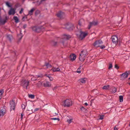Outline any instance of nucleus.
<instances>
[{
    "instance_id": "1",
    "label": "nucleus",
    "mask_w": 130,
    "mask_h": 130,
    "mask_svg": "<svg viewBox=\"0 0 130 130\" xmlns=\"http://www.w3.org/2000/svg\"><path fill=\"white\" fill-rule=\"evenodd\" d=\"M88 55V52L86 49L83 50L80 54L79 59L80 60L83 62L85 60Z\"/></svg>"
},
{
    "instance_id": "2",
    "label": "nucleus",
    "mask_w": 130,
    "mask_h": 130,
    "mask_svg": "<svg viewBox=\"0 0 130 130\" xmlns=\"http://www.w3.org/2000/svg\"><path fill=\"white\" fill-rule=\"evenodd\" d=\"M64 107H68L71 106L72 105V100L69 99H66L64 101Z\"/></svg>"
},
{
    "instance_id": "3",
    "label": "nucleus",
    "mask_w": 130,
    "mask_h": 130,
    "mask_svg": "<svg viewBox=\"0 0 130 130\" xmlns=\"http://www.w3.org/2000/svg\"><path fill=\"white\" fill-rule=\"evenodd\" d=\"M9 105L10 111H11L12 110H14L16 105V103H15V101L13 100L10 101V102Z\"/></svg>"
},
{
    "instance_id": "4",
    "label": "nucleus",
    "mask_w": 130,
    "mask_h": 130,
    "mask_svg": "<svg viewBox=\"0 0 130 130\" xmlns=\"http://www.w3.org/2000/svg\"><path fill=\"white\" fill-rule=\"evenodd\" d=\"M32 30L37 33L40 32L41 31V25L40 24L36 25L32 27Z\"/></svg>"
},
{
    "instance_id": "5",
    "label": "nucleus",
    "mask_w": 130,
    "mask_h": 130,
    "mask_svg": "<svg viewBox=\"0 0 130 130\" xmlns=\"http://www.w3.org/2000/svg\"><path fill=\"white\" fill-rule=\"evenodd\" d=\"M29 84V82L25 80H23L21 81V85L24 88H25L27 90V87L28 86Z\"/></svg>"
},
{
    "instance_id": "6",
    "label": "nucleus",
    "mask_w": 130,
    "mask_h": 130,
    "mask_svg": "<svg viewBox=\"0 0 130 130\" xmlns=\"http://www.w3.org/2000/svg\"><path fill=\"white\" fill-rule=\"evenodd\" d=\"M130 74V71H126L124 73L122 74L121 75L120 77L122 79L126 78L127 77L128 74Z\"/></svg>"
},
{
    "instance_id": "7",
    "label": "nucleus",
    "mask_w": 130,
    "mask_h": 130,
    "mask_svg": "<svg viewBox=\"0 0 130 130\" xmlns=\"http://www.w3.org/2000/svg\"><path fill=\"white\" fill-rule=\"evenodd\" d=\"M3 18H0V23L1 24L4 25L6 22V20L7 19V17L6 15H4Z\"/></svg>"
},
{
    "instance_id": "8",
    "label": "nucleus",
    "mask_w": 130,
    "mask_h": 130,
    "mask_svg": "<svg viewBox=\"0 0 130 130\" xmlns=\"http://www.w3.org/2000/svg\"><path fill=\"white\" fill-rule=\"evenodd\" d=\"M80 35H79V38L81 40H82L87 35V33L83 32L81 31H79Z\"/></svg>"
},
{
    "instance_id": "9",
    "label": "nucleus",
    "mask_w": 130,
    "mask_h": 130,
    "mask_svg": "<svg viewBox=\"0 0 130 130\" xmlns=\"http://www.w3.org/2000/svg\"><path fill=\"white\" fill-rule=\"evenodd\" d=\"M112 40L113 44L117 45L118 42V39L116 35H113L112 37Z\"/></svg>"
},
{
    "instance_id": "10",
    "label": "nucleus",
    "mask_w": 130,
    "mask_h": 130,
    "mask_svg": "<svg viewBox=\"0 0 130 130\" xmlns=\"http://www.w3.org/2000/svg\"><path fill=\"white\" fill-rule=\"evenodd\" d=\"M103 43L102 41L101 40H99L95 41L93 44V45L94 46H100V45Z\"/></svg>"
},
{
    "instance_id": "11",
    "label": "nucleus",
    "mask_w": 130,
    "mask_h": 130,
    "mask_svg": "<svg viewBox=\"0 0 130 130\" xmlns=\"http://www.w3.org/2000/svg\"><path fill=\"white\" fill-rule=\"evenodd\" d=\"M98 22H97L93 21L92 22L89 23V24L88 25V27L89 29H90L91 27L93 26H95L97 25Z\"/></svg>"
},
{
    "instance_id": "12",
    "label": "nucleus",
    "mask_w": 130,
    "mask_h": 130,
    "mask_svg": "<svg viewBox=\"0 0 130 130\" xmlns=\"http://www.w3.org/2000/svg\"><path fill=\"white\" fill-rule=\"evenodd\" d=\"M57 15L58 17L60 18H62L64 17L65 16L64 13L61 11H60L57 14Z\"/></svg>"
},
{
    "instance_id": "13",
    "label": "nucleus",
    "mask_w": 130,
    "mask_h": 130,
    "mask_svg": "<svg viewBox=\"0 0 130 130\" xmlns=\"http://www.w3.org/2000/svg\"><path fill=\"white\" fill-rule=\"evenodd\" d=\"M51 45L53 46H57L58 45V42L55 40H53L51 42Z\"/></svg>"
},
{
    "instance_id": "14",
    "label": "nucleus",
    "mask_w": 130,
    "mask_h": 130,
    "mask_svg": "<svg viewBox=\"0 0 130 130\" xmlns=\"http://www.w3.org/2000/svg\"><path fill=\"white\" fill-rule=\"evenodd\" d=\"M15 9L11 8L8 12V14L9 15H14L15 13Z\"/></svg>"
},
{
    "instance_id": "15",
    "label": "nucleus",
    "mask_w": 130,
    "mask_h": 130,
    "mask_svg": "<svg viewBox=\"0 0 130 130\" xmlns=\"http://www.w3.org/2000/svg\"><path fill=\"white\" fill-rule=\"evenodd\" d=\"M43 85L45 87H49L51 86V84L49 82L47 81L44 83Z\"/></svg>"
},
{
    "instance_id": "16",
    "label": "nucleus",
    "mask_w": 130,
    "mask_h": 130,
    "mask_svg": "<svg viewBox=\"0 0 130 130\" xmlns=\"http://www.w3.org/2000/svg\"><path fill=\"white\" fill-rule=\"evenodd\" d=\"M54 72H60V69L59 68H56L53 67L51 69Z\"/></svg>"
},
{
    "instance_id": "17",
    "label": "nucleus",
    "mask_w": 130,
    "mask_h": 130,
    "mask_svg": "<svg viewBox=\"0 0 130 130\" xmlns=\"http://www.w3.org/2000/svg\"><path fill=\"white\" fill-rule=\"evenodd\" d=\"M7 38L11 42L13 39V37L12 35L7 34Z\"/></svg>"
},
{
    "instance_id": "18",
    "label": "nucleus",
    "mask_w": 130,
    "mask_h": 130,
    "mask_svg": "<svg viewBox=\"0 0 130 130\" xmlns=\"http://www.w3.org/2000/svg\"><path fill=\"white\" fill-rule=\"evenodd\" d=\"M86 78H83L79 79L78 81L79 82H81L83 83H86Z\"/></svg>"
},
{
    "instance_id": "19",
    "label": "nucleus",
    "mask_w": 130,
    "mask_h": 130,
    "mask_svg": "<svg viewBox=\"0 0 130 130\" xmlns=\"http://www.w3.org/2000/svg\"><path fill=\"white\" fill-rule=\"evenodd\" d=\"M7 107L5 106H4L3 107H1V110L3 111L4 113H6L7 112Z\"/></svg>"
},
{
    "instance_id": "20",
    "label": "nucleus",
    "mask_w": 130,
    "mask_h": 130,
    "mask_svg": "<svg viewBox=\"0 0 130 130\" xmlns=\"http://www.w3.org/2000/svg\"><path fill=\"white\" fill-rule=\"evenodd\" d=\"M63 37L64 38V40H68L71 38L70 36L68 35H63ZM62 40H63L62 39Z\"/></svg>"
},
{
    "instance_id": "21",
    "label": "nucleus",
    "mask_w": 130,
    "mask_h": 130,
    "mask_svg": "<svg viewBox=\"0 0 130 130\" xmlns=\"http://www.w3.org/2000/svg\"><path fill=\"white\" fill-rule=\"evenodd\" d=\"M76 58V56L74 54L71 55L70 56V58L73 61Z\"/></svg>"
},
{
    "instance_id": "22",
    "label": "nucleus",
    "mask_w": 130,
    "mask_h": 130,
    "mask_svg": "<svg viewBox=\"0 0 130 130\" xmlns=\"http://www.w3.org/2000/svg\"><path fill=\"white\" fill-rule=\"evenodd\" d=\"M35 10V9L34 8H32L30 11L29 12V13L28 15H30L33 14V12Z\"/></svg>"
},
{
    "instance_id": "23",
    "label": "nucleus",
    "mask_w": 130,
    "mask_h": 130,
    "mask_svg": "<svg viewBox=\"0 0 130 130\" xmlns=\"http://www.w3.org/2000/svg\"><path fill=\"white\" fill-rule=\"evenodd\" d=\"M4 90L1 89L0 90V97L2 98V96L3 95L4 93Z\"/></svg>"
},
{
    "instance_id": "24",
    "label": "nucleus",
    "mask_w": 130,
    "mask_h": 130,
    "mask_svg": "<svg viewBox=\"0 0 130 130\" xmlns=\"http://www.w3.org/2000/svg\"><path fill=\"white\" fill-rule=\"evenodd\" d=\"M109 87L110 86L109 85H107L103 86L102 88V89H103L107 90L109 89Z\"/></svg>"
},
{
    "instance_id": "25",
    "label": "nucleus",
    "mask_w": 130,
    "mask_h": 130,
    "mask_svg": "<svg viewBox=\"0 0 130 130\" xmlns=\"http://www.w3.org/2000/svg\"><path fill=\"white\" fill-rule=\"evenodd\" d=\"M45 76H46L48 77L50 81H52L53 80V78L52 77H51L50 75H47V74H45Z\"/></svg>"
},
{
    "instance_id": "26",
    "label": "nucleus",
    "mask_w": 130,
    "mask_h": 130,
    "mask_svg": "<svg viewBox=\"0 0 130 130\" xmlns=\"http://www.w3.org/2000/svg\"><path fill=\"white\" fill-rule=\"evenodd\" d=\"M13 19L15 21V22L16 23H18L19 21V19L17 16H14L13 18Z\"/></svg>"
},
{
    "instance_id": "27",
    "label": "nucleus",
    "mask_w": 130,
    "mask_h": 130,
    "mask_svg": "<svg viewBox=\"0 0 130 130\" xmlns=\"http://www.w3.org/2000/svg\"><path fill=\"white\" fill-rule=\"evenodd\" d=\"M119 100L120 102H122L123 101V97L122 95H120L119 96Z\"/></svg>"
},
{
    "instance_id": "28",
    "label": "nucleus",
    "mask_w": 130,
    "mask_h": 130,
    "mask_svg": "<svg viewBox=\"0 0 130 130\" xmlns=\"http://www.w3.org/2000/svg\"><path fill=\"white\" fill-rule=\"evenodd\" d=\"M80 109L83 112H85L87 110V109L83 106L80 107Z\"/></svg>"
},
{
    "instance_id": "29",
    "label": "nucleus",
    "mask_w": 130,
    "mask_h": 130,
    "mask_svg": "<svg viewBox=\"0 0 130 130\" xmlns=\"http://www.w3.org/2000/svg\"><path fill=\"white\" fill-rule=\"evenodd\" d=\"M117 89L115 87H113L112 89V93H115L117 91Z\"/></svg>"
},
{
    "instance_id": "30",
    "label": "nucleus",
    "mask_w": 130,
    "mask_h": 130,
    "mask_svg": "<svg viewBox=\"0 0 130 130\" xmlns=\"http://www.w3.org/2000/svg\"><path fill=\"white\" fill-rule=\"evenodd\" d=\"M5 113H4V112L0 110V117H2L4 116V114H5Z\"/></svg>"
},
{
    "instance_id": "31",
    "label": "nucleus",
    "mask_w": 130,
    "mask_h": 130,
    "mask_svg": "<svg viewBox=\"0 0 130 130\" xmlns=\"http://www.w3.org/2000/svg\"><path fill=\"white\" fill-rule=\"evenodd\" d=\"M45 66L47 68H51L52 67L51 65L48 63H46Z\"/></svg>"
},
{
    "instance_id": "32",
    "label": "nucleus",
    "mask_w": 130,
    "mask_h": 130,
    "mask_svg": "<svg viewBox=\"0 0 130 130\" xmlns=\"http://www.w3.org/2000/svg\"><path fill=\"white\" fill-rule=\"evenodd\" d=\"M18 37L19 39L20 40H21V39L22 37V34L21 33L20 34L18 35Z\"/></svg>"
},
{
    "instance_id": "33",
    "label": "nucleus",
    "mask_w": 130,
    "mask_h": 130,
    "mask_svg": "<svg viewBox=\"0 0 130 130\" xmlns=\"http://www.w3.org/2000/svg\"><path fill=\"white\" fill-rule=\"evenodd\" d=\"M40 77V76H38V77H33L32 78H31V79L32 81H34L35 80H37V78H38V77Z\"/></svg>"
},
{
    "instance_id": "34",
    "label": "nucleus",
    "mask_w": 130,
    "mask_h": 130,
    "mask_svg": "<svg viewBox=\"0 0 130 130\" xmlns=\"http://www.w3.org/2000/svg\"><path fill=\"white\" fill-rule=\"evenodd\" d=\"M29 97L31 99H33L34 98L35 96L34 95H32L31 94H29Z\"/></svg>"
},
{
    "instance_id": "35",
    "label": "nucleus",
    "mask_w": 130,
    "mask_h": 130,
    "mask_svg": "<svg viewBox=\"0 0 130 130\" xmlns=\"http://www.w3.org/2000/svg\"><path fill=\"white\" fill-rule=\"evenodd\" d=\"M6 5L9 7H11V6L10 5V3L8 2H7L6 3Z\"/></svg>"
},
{
    "instance_id": "36",
    "label": "nucleus",
    "mask_w": 130,
    "mask_h": 130,
    "mask_svg": "<svg viewBox=\"0 0 130 130\" xmlns=\"http://www.w3.org/2000/svg\"><path fill=\"white\" fill-rule=\"evenodd\" d=\"M40 12V11L39 10H36L35 12V15H37Z\"/></svg>"
},
{
    "instance_id": "37",
    "label": "nucleus",
    "mask_w": 130,
    "mask_h": 130,
    "mask_svg": "<svg viewBox=\"0 0 130 130\" xmlns=\"http://www.w3.org/2000/svg\"><path fill=\"white\" fill-rule=\"evenodd\" d=\"M51 119L52 120H58V121H59V120H60L59 119V118H51Z\"/></svg>"
},
{
    "instance_id": "38",
    "label": "nucleus",
    "mask_w": 130,
    "mask_h": 130,
    "mask_svg": "<svg viewBox=\"0 0 130 130\" xmlns=\"http://www.w3.org/2000/svg\"><path fill=\"white\" fill-rule=\"evenodd\" d=\"M104 115H101L100 116V117L99 118V119L100 120H102L103 119L104 117Z\"/></svg>"
},
{
    "instance_id": "39",
    "label": "nucleus",
    "mask_w": 130,
    "mask_h": 130,
    "mask_svg": "<svg viewBox=\"0 0 130 130\" xmlns=\"http://www.w3.org/2000/svg\"><path fill=\"white\" fill-rule=\"evenodd\" d=\"M119 129L118 126H116L114 127V130H117Z\"/></svg>"
},
{
    "instance_id": "40",
    "label": "nucleus",
    "mask_w": 130,
    "mask_h": 130,
    "mask_svg": "<svg viewBox=\"0 0 130 130\" xmlns=\"http://www.w3.org/2000/svg\"><path fill=\"white\" fill-rule=\"evenodd\" d=\"M100 48L102 49H103L105 47V46L104 45H102L101 46H100Z\"/></svg>"
},
{
    "instance_id": "41",
    "label": "nucleus",
    "mask_w": 130,
    "mask_h": 130,
    "mask_svg": "<svg viewBox=\"0 0 130 130\" xmlns=\"http://www.w3.org/2000/svg\"><path fill=\"white\" fill-rule=\"evenodd\" d=\"M72 120V119H68L67 120V121L69 123H70L71 122Z\"/></svg>"
},
{
    "instance_id": "42",
    "label": "nucleus",
    "mask_w": 130,
    "mask_h": 130,
    "mask_svg": "<svg viewBox=\"0 0 130 130\" xmlns=\"http://www.w3.org/2000/svg\"><path fill=\"white\" fill-rule=\"evenodd\" d=\"M20 4L19 3H17L15 5V6L16 7H18L20 6Z\"/></svg>"
},
{
    "instance_id": "43",
    "label": "nucleus",
    "mask_w": 130,
    "mask_h": 130,
    "mask_svg": "<svg viewBox=\"0 0 130 130\" xmlns=\"http://www.w3.org/2000/svg\"><path fill=\"white\" fill-rule=\"evenodd\" d=\"M25 107V106L23 104H22V109H24Z\"/></svg>"
},
{
    "instance_id": "44",
    "label": "nucleus",
    "mask_w": 130,
    "mask_h": 130,
    "mask_svg": "<svg viewBox=\"0 0 130 130\" xmlns=\"http://www.w3.org/2000/svg\"><path fill=\"white\" fill-rule=\"evenodd\" d=\"M23 8H22L21 9V10L19 12V13L20 14H21L22 13V12L23 11Z\"/></svg>"
},
{
    "instance_id": "45",
    "label": "nucleus",
    "mask_w": 130,
    "mask_h": 130,
    "mask_svg": "<svg viewBox=\"0 0 130 130\" xmlns=\"http://www.w3.org/2000/svg\"><path fill=\"white\" fill-rule=\"evenodd\" d=\"M115 68L117 69H118L119 68V67L117 64H115Z\"/></svg>"
},
{
    "instance_id": "46",
    "label": "nucleus",
    "mask_w": 130,
    "mask_h": 130,
    "mask_svg": "<svg viewBox=\"0 0 130 130\" xmlns=\"http://www.w3.org/2000/svg\"><path fill=\"white\" fill-rule=\"evenodd\" d=\"M79 68H78L77 69L76 72L78 73H80L81 72V71L80 70H79Z\"/></svg>"
},
{
    "instance_id": "47",
    "label": "nucleus",
    "mask_w": 130,
    "mask_h": 130,
    "mask_svg": "<svg viewBox=\"0 0 130 130\" xmlns=\"http://www.w3.org/2000/svg\"><path fill=\"white\" fill-rule=\"evenodd\" d=\"M112 65L111 64H110L109 65V66L108 67V69H110L112 67Z\"/></svg>"
},
{
    "instance_id": "48",
    "label": "nucleus",
    "mask_w": 130,
    "mask_h": 130,
    "mask_svg": "<svg viewBox=\"0 0 130 130\" xmlns=\"http://www.w3.org/2000/svg\"><path fill=\"white\" fill-rule=\"evenodd\" d=\"M37 5L38 6L41 4V2H39L38 1H37Z\"/></svg>"
},
{
    "instance_id": "49",
    "label": "nucleus",
    "mask_w": 130,
    "mask_h": 130,
    "mask_svg": "<svg viewBox=\"0 0 130 130\" xmlns=\"http://www.w3.org/2000/svg\"><path fill=\"white\" fill-rule=\"evenodd\" d=\"M23 115L22 113H21V117H20V119H21V120H22V119H23Z\"/></svg>"
},
{
    "instance_id": "50",
    "label": "nucleus",
    "mask_w": 130,
    "mask_h": 130,
    "mask_svg": "<svg viewBox=\"0 0 130 130\" xmlns=\"http://www.w3.org/2000/svg\"><path fill=\"white\" fill-rule=\"evenodd\" d=\"M78 24L80 26H81L82 25V23L81 22V21L80 20L79 21Z\"/></svg>"
},
{
    "instance_id": "51",
    "label": "nucleus",
    "mask_w": 130,
    "mask_h": 130,
    "mask_svg": "<svg viewBox=\"0 0 130 130\" xmlns=\"http://www.w3.org/2000/svg\"><path fill=\"white\" fill-rule=\"evenodd\" d=\"M39 108H36L34 111V112H35V111H38V110H39Z\"/></svg>"
},
{
    "instance_id": "52",
    "label": "nucleus",
    "mask_w": 130,
    "mask_h": 130,
    "mask_svg": "<svg viewBox=\"0 0 130 130\" xmlns=\"http://www.w3.org/2000/svg\"><path fill=\"white\" fill-rule=\"evenodd\" d=\"M62 43L63 44V45L64 46H65L66 45V44H65L64 42V41H62Z\"/></svg>"
},
{
    "instance_id": "53",
    "label": "nucleus",
    "mask_w": 130,
    "mask_h": 130,
    "mask_svg": "<svg viewBox=\"0 0 130 130\" xmlns=\"http://www.w3.org/2000/svg\"><path fill=\"white\" fill-rule=\"evenodd\" d=\"M57 88V87H55L53 88V90L55 91L56 89Z\"/></svg>"
},
{
    "instance_id": "54",
    "label": "nucleus",
    "mask_w": 130,
    "mask_h": 130,
    "mask_svg": "<svg viewBox=\"0 0 130 130\" xmlns=\"http://www.w3.org/2000/svg\"><path fill=\"white\" fill-rule=\"evenodd\" d=\"M27 26V25L26 24H25L24 25H23V27L24 29H25V28Z\"/></svg>"
},
{
    "instance_id": "55",
    "label": "nucleus",
    "mask_w": 130,
    "mask_h": 130,
    "mask_svg": "<svg viewBox=\"0 0 130 130\" xmlns=\"http://www.w3.org/2000/svg\"><path fill=\"white\" fill-rule=\"evenodd\" d=\"M71 27H70V29H72V27H73V24H72Z\"/></svg>"
},
{
    "instance_id": "56",
    "label": "nucleus",
    "mask_w": 130,
    "mask_h": 130,
    "mask_svg": "<svg viewBox=\"0 0 130 130\" xmlns=\"http://www.w3.org/2000/svg\"><path fill=\"white\" fill-rule=\"evenodd\" d=\"M84 104L86 106H87L88 105V104H87V103L86 102V103H85Z\"/></svg>"
},
{
    "instance_id": "57",
    "label": "nucleus",
    "mask_w": 130,
    "mask_h": 130,
    "mask_svg": "<svg viewBox=\"0 0 130 130\" xmlns=\"http://www.w3.org/2000/svg\"><path fill=\"white\" fill-rule=\"evenodd\" d=\"M46 0H41V2H42L43 1H45Z\"/></svg>"
},
{
    "instance_id": "58",
    "label": "nucleus",
    "mask_w": 130,
    "mask_h": 130,
    "mask_svg": "<svg viewBox=\"0 0 130 130\" xmlns=\"http://www.w3.org/2000/svg\"><path fill=\"white\" fill-rule=\"evenodd\" d=\"M80 68H81V66H80L79 68V69H81Z\"/></svg>"
},
{
    "instance_id": "59",
    "label": "nucleus",
    "mask_w": 130,
    "mask_h": 130,
    "mask_svg": "<svg viewBox=\"0 0 130 130\" xmlns=\"http://www.w3.org/2000/svg\"><path fill=\"white\" fill-rule=\"evenodd\" d=\"M129 126H130V123H129Z\"/></svg>"
},
{
    "instance_id": "60",
    "label": "nucleus",
    "mask_w": 130,
    "mask_h": 130,
    "mask_svg": "<svg viewBox=\"0 0 130 130\" xmlns=\"http://www.w3.org/2000/svg\"><path fill=\"white\" fill-rule=\"evenodd\" d=\"M55 114L56 115H57V113H55Z\"/></svg>"
},
{
    "instance_id": "61",
    "label": "nucleus",
    "mask_w": 130,
    "mask_h": 130,
    "mask_svg": "<svg viewBox=\"0 0 130 130\" xmlns=\"http://www.w3.org/2000/svg\"><path fill=\"white\" fill-rule=\"evenodd\" d=\"M24 18V17H23V19Z\"/></svg>"
},
{
    "instance_id": "62",
    "label": "nucleus",
    "mask_w": 130,
    "mask_h": 130,
    "mask_svg": "<svg viewBox=\"0 0 130 130\" xmlns=\"http://www.w3.org/2000/svg\"><path fill=\"white\" fill-rule=\"evenodd\" d=\"M76 35H78V34L77 33H76Z\"/></svg>"
},
{
    "instance_id": "63",
    "label": "nucleus",
    "mask_w": 130,
    "mask_h": 130,
    "mask_svg": "<svg viewBox=\"0 0 130 130\" xmlns=\"http://www.w3.org/2000/svg\"><path fill=\"white\" fill-rule=\"evenodd\" d=\"M129 84L130 85V83H129Z\"/></svg>"
},
{
    "instance_id": "64",
    "label": "nucleus",
    "mask_w": 130,
    "mask_h": 130,
    "mask_svg": "<svg viewBox=\"0 0 130 130\" xmlns=\"http://www.w3.org/2000/svg\"><path fill=\"white\" fill-rule=\"evenodd\" d=\"M1 98L0 97V100L1 99Z\"/></svg>"
}]
</instances>
